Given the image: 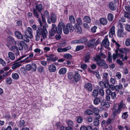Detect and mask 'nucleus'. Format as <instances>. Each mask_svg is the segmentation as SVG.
I'll use <instances>...</instances> for the list:
<instances>
[{
    "label": "nucleus",
    "mask_w": 130,
    "mask_h": 130,
    "mask_svg": "<svg viewBox=\"0 0 130 130\" xmlns=\"http://www.w3.org/2000/svg\"><path fill=\"white\" fill-rule=\"evenodd\" d=\"M95 61L97 62L98 66L104 67V69H107L108 66L104 60L101 59V57H96L94 59Z\"/></svg>",
    "instance_id": "4"
},
{
    "label": "nucleus",
    "mask_w": 130,
    "mask_h": 130,
    "mask_svg": "<svg viewBox=\"0 0 130 130\" xmlns=\"http://www.w3.org/2000/svg\"><path fill=\"white\" fill-rule=\"evenodd\" d=\"M123 86L121 84H119L118 85H116L115 86V90L117 91H119L120 90L123 88Z\"/></svg>",
    "instance_id": "29"
},
{
    "label": "nucleus",
    "mask_w": 130,
    "mask_h": 130,
    "mask_svg": "<svg viewBox=\"0 0 130 130\" xmlns=\"http://www.w3.org/2000/svg\"><path fill=\"white\" fill-rule=\"evenodd\" d=\"M124 17L125 18H127L130 19V14L128 12H125L124 13Z\"/></svg>",
    "instance_id": "53"
},
{
    "label": "nucleus",
    "mask_w": 130,
    "mask_h": 130,
    "mask_svg": "<svg viewBox=\"0 0 130 130\" xmlns=\"http://www.w3.org/2000/svg\"><path fill=\"white\" fill-rule=\"evenodd\" d=\"M73 76V74L72 72H69L68 73V77L69 79H71Z\"/></svg>",
    "instance_id": "52"
},
{
    "label": "nucleus",
    "mask_w": 130,
    "mask_h": 130,
    "mask_svg": "<svg viewBox=\"0 0 130 130\" xmlns=\"http://www.w3.org/2000/svg\"><path fill=\"white\" fill-rule=\"evenodd\" d=\"M117 35L118 36L119 38L123 37L125 35L124 32V30L118 29Z\"/></svg>",
    "instance_id": "18"
},
{
    "label": "nucleus",
    "mask_w": 130,
    "mask_h": 130,
    "mask_svg": "<svg viewBox=\"0 0 130 130\" xmlns=\"http://www.w3.org/2000/svg\"><path fill=\"white\" fill-rule=\"evenodd\" d=\"M108 8L112 11H114L116 9V5L114 2H110L108 4Z\"/></svg>",
    "instance_id": "10"
},
{
    "label": "nucleus",
    "mask_w": 130,
    "mask_h": 130,
    "mask_svg": "<svg viewBox=\"0 0 130 130\" xmlns=\"http://www.w3.org/2000/svg\"><path fill=\"white\" fill-rule=\"evenodd\" d=\"M87 39L86 38H83L78 40L79 43H84L87 42Z\"/></svg>",
    "instance_id": "39"
},
{
    "label": "nucleus",
    "mask_w": 130,
    "mask_h": 130,
    "mask_svg": "<svg viewBox=\"0 0 130 130\" xmlns=\"http://www.w3.org/2000/svg\"><path fill=\"white\" fill-rule=\"evenodd\" d=\"M107 37V36H106L102 42V44L106 48H108L109 45V43Z\"/></svg>",
    "instance_id": "8"
},
{
    "label": "nucleus",
    "mask_w": 130,
    "mask_h": 130,
    "mask_svg": "<svg viewBox=\"0 0 130 130\" xmlns=\"http://www.w3.org/2000/svg\"><path fill=\"white\" fill-rule=\"evenodd\" d=\"M8 40L10 41V43L15 44L17 43V42L15 41L14 39L11 36H9L8 37Z\"/></svg>",
    "instance_id": "32"
},
{
    "label": "nucleus",
    "mask_w": 130,
    "mask_h": 130,
    "mask_svg": "<svg viewBox=\"0 0 130 130\" xmlns=\"http://www.w3.org/2000/svg\"><path fill=\"white\" fill-rule=\"evenodd\" d=\"M126 48H123L119 50L120 53L119 52L118 50H116L115 51V53L113 54L112 57H126L125 54L126 53Z\"/></svg>",
    "instance_id": "3"
},
{
    "label": "nucleus",
    "mask_w": 130,
    "mask_h": 130,
    "mask_svg": "<svg viewBox=\"0 0 130 130\" xmlns=\"http://www.w3.org/2000/svg\"><path fill=\"white\" fill-rule=\"evenodd\" d=\"M74 28L76 32L79 34L81 33L82 32V29L80 26L74 24Z\"/></svg>",
    "instance_id": "13"
},
{
    "label": "nucleus",
    "mask_w": 130,
    "mask_h": 130,
    "mask_svg": "<svg viewBox=\"0 0 130 130\" xmlns=\"http://www.w3.org/2000/svg\"><path fill=\"white\" fill-rule=\"evenodd\" d=\"M68 125L69 126L72 127L73 125V123L71 120H69L67 122Z\"/></svg>",
    "instance_id": "60"
},
{
    "label": "nucleus",
    "mask_w": 130,
    "mask_h": 130,
    "mask_svg": "<svg viewBox=\"0 0 130 130\" xmlns=\"http://www.w3.org/2000/svg\"><path fill=\"white\" fill-rule=\"evenodd\" d=\"M27 32L28 34V35L29 36V38H32V30L31 28L30 27H28L27 28Z\"/></svg>",
    "instance_id": "22"
},
{
    "label": "nucleus",
    "mask_w": 130,
    "mask_h": 130,
    "mask_svg": "<svg viewBox=\"0 0 130 130\" xmlns=\"http://www.w3.org/2000/svg\"><path fill=\"white\" fill-rule=\"evenodd\" d=\"M111 95V98L114 100L116 97V95L115 92H112L110 95Z\"/></svg>",
    "instance_id": "56"
},
{
    "label": "nucleus",
    "mask_w": 130,
    "mask_h": 130,
    "mask_svg": "<svg viewBox=\"0 0 130 130\" xmlns=\"http://www.w3.org/2000/svg\"><path fill=\"white\" fill-rule=\"evenodd\" d=\"M66 27L71 32H73L74 30V26L70 23H67L66 25Z\"/></svg>",
    "instance_id": "16"
},
{
    "label": "nucleus",
    "mask_w": 130,
    "mask_h": 130,
    "mask_svg": "<svg viewBox=\"0 0 130 130\" xmlns=\"http://www.w3.org/2000/svg\"><path fill=\"white\" fill-rule=\"evenodd\" d=\"M84 47V46L83 45H77L76 48V51H79L83 48Z\"/></svg>",
    "instance_id": "46"
},
{
    "label": "nucleus",
    "mask_w": 130,
    "mask_h": 130,
    "mask_svg": "<svg viewBox=\"0 0 130 130\" xmlns=\"http://www.w3.org/2000/svg\"><path fill=\"white\" fill-rule=\"evenodd\" d=\"M48 69L50 72H54L56 70V68L54 65L51 64L49 66Z\"/></svg>",
    "instance_id": "19"
},
{
    "label": "nucleus",
    "mask_w": 130,
    "mask_h": 130,
    "mask_svg": "<svg viewBox=\"0 0 130 130\" xmlns=\"http://www.w3.org/2000/svg\"><path fill=\"white\" fill-rule=\"evenodd\" d=\"M33 10L35 14V16L37 18H38L39 16V13L37 11L36 9H34Z\"/></svg>",
    "instance_id": "61"
},
{
    "label": "nucleus",
    "mask_w": 130,
    "mask_h": 130,
    "mask_svg": "<svg viewBox=\"0 0 130 130\" xmlns=\"http://www.w3.org/2000/svg\"><path fill=\"white\" fill-rule=\"evenodd\" d=\"M48 32L45 26H44L42 28L38 27L37 31V35L36 36V40L38 41L40 39V37H42L43 38H46V35Z\"/></svg>",
    "instance_id": "1"
},
{
    "label": "nucleus",
    "mask_w": 130,
    "mask_h": 130,
    "mask_svg": "<svg viewBox=\"0 0 130 130\" xmlns=\"http://www.w3.org/2000/svg\"><path fill=\"white\" fill-rule=\"evenodd\" d=\"M66 45V43L63 42L58 43L57 46L59 47H62L65 46Z\"/></svg>",
    "instance_id": "54"
},
{
    "label": "nucleus",
    "mask_w": 130,
    "mask_h": 130,
    "mask_svg": "<svg viewBox=\"0 0 130 130\" xmlns=\"http://www.w3.org/2000/svg\"><path fill=\"white\" fill-rule=\"evenodd\" d=\"M98 95V91L97 89L94 90L92 92V95L94 97H96Z\"/></svg>",
    "instance_id": "40"
},
{
    "label": "nucleus",
    "mask_w": 130,
    "mask_h": 130,
    "mask_svg": "<svg viewBox=\"0 0 130 130\" xmlns=\"http://www.w3.org/2000/svg\"><path fill=\"white\" fill-rule=\"evenodd\" d=\"M85 115H91L93 114L92 111L90 110L87 109L84 112Z\"/></svg>",
    "instance_id": "37"
},
{
    "label": "nucleus",
    "mask_w": 130,
    "mask_h": 130,
    "mask_svg": "<svg viewBox=\"0 0 130 130\" xmlns=\"http://www.w3.org/2000/svg\"><path fill=\"white\" fill-rule=\"evenodd\" d=\"M52 28L51 31L50 32V34L51 36L54 35L56 33L57 28L55 24H52Z\"/></svg>",
    "instance_id": "11"
},
{
    "label": "nucleus",
    "mask_w": 130,
    "mask_h": 130,
    "mask_svg": "<svg viewBox=\"0 0 130 130\" xmlns=\"http://www.w3.org/2000/svg\"><path fill=\"white\" fill-rule=\"evenodd\" d=\"M118 23V29L120 30H124V27L123 25L120 23Z\"/></svg>",
    "instance_id": "57"
},
{
    "label": "nucleus",
    "mask_w": 130,
    "mask_h": 130,
    "mask_svg": "<svg viewBox=\"0 0 130 130\" xmlns=\"http://www.w3.org/2000/svg\"><path fill=\"white\" fill-rule=\"evenodd\" d=\"M125 21V18L124 16L122 17L119 20L118 23H121V22H124Z\"/></svg>",
    "instance_id": "51"
},
{
    "label": "nucleus",
    "mask_w": 130,
    "mask_h": 130,
    "mask_svg": "<svg viewBox=\"0 0 130 130\" xmlns=\"http://www.w3.org/2000/svg\"><path fill=\"white\" fill-rule=\"evenodd\" d=\"M83 20L84 22L87 23H90L91 21L90 18L87 16L84 17L83 18Z\"/></svg>",
    "instance_id": "33"
},
{
    "label": "nucleus",
    "mask_w": 130,
    "mask_h": 130,
    "mask_svg": "<svg viewBox=\"0 0 130 130\" xmlns=\"http://www.w3.org/2000/svg\"><path fill=\"white\" fill-rule=\"evenodd\" d=\"M118 104V107L120 108L121 109H122V108H125V105L123 101H121L120 102L119 104Z\"/></svg>",
    "instance_id": "31"
},
{
    "label": "nucleus",
    "mask_w": 130,
    "mask_h": 130,
    "mask_svg": "<svg viewBox=\"0 0 130 130\" xmlns=\"http://www.w3.org/2000/svg\"><path fill=\"white\" fill-rule=\"evenodd\" d=\"M29 36H27V35H25L23 36V38L22 39L24 41L27 42H28L29 41Z\"/></svg>",
    "instance_id": "35"
},
{
    "label": "nucleus",
    "mask_w": 130,
    "mask_h": 130,
    "mask_svg": "<svg viewBox=\"0 0 130 130\" xmlns=\"http://www.w3.org/2000/svg\"><path fill=\"white\" fill-rule=\"evenodd\" d=\"M118 104L114 105V108L112 110L114 116H116L121 112V109L118 107Z\"/></svg>",
    "instance_id": "5"
},
{
    "label": "nucleus",
    "mask_w": 130,
    "mask_h": 130,
    "mask_svg": "<svg viewBox=\"0 0 130 130\" xmlns=\"http://www.w3.org/2000/svg\"><path fill=\"white\" fill-rule=\"evenodd\" d=\"M86 120L88 122L90 123L92 121L93 119L91 117L88 116Z\"/></svg>",
    "instance_id": "58"
},
{
    "label": "nucleus",
    "mask_w": 130,
    "mask_h": 130,
    "mask_svg": "<svg viewBox=\"0 0 130 130\" xmlns=\"http://www.w3.org/2000/svg\"><path fill=\"white\" fill-rule=\"evenodd\" d=\"M99 124V120L98 119H95L94 120V125L96 126H98Z\"/></svg>",
    "instance_id": "50"
},
{
    "label": "nucleus",
    "mask_w": 130,
    "mask_h": 130,
    "mask_svg": "<svg viewBox=\"0 0 130 130\" xmlns=\"http://www.w3.org/2000/svg\"><path fill=\"white\" fill-rule=\"evenodd\" d=\"M14 33L17 38L20 39H22L23 36L20 32L16 31Z\"/></svg>",
    "instance_id": "24"
},
{
    "label": "nucleus",
    "mask_w": 130,
    "mask_h": 130,
    "mask_svg": "<svg viewBox=\"0 0 130 130\" xmlns=\"http://www.w3.org/2000/svg\"><path fill=\"white\" fill-rule=\"evenodd\" d=\"M69 20L71 24H75V20L74 16L73 15H71L69 17Z\"/></svg>",
    "instance_id": "30"
},
{
    "label": "nucleus",
    "mask_w": 130,
    "mask_h": 130,
    "mask_svg": "<svg viewBox=\"0 0 130 130\" xmlns=\"http://www.w3.org/2000/svg\"><path fill=\"white\" fill-rule=\"evenodd\" d=\"M92 73L94 74V75H95L98 78H100V76L98 71H97L93 72H92Z\"/></svg>",
    "instance_id": "49"
},
{
    "label": "nucleus",
    "mask_w": 130,
    "mask_h": 130,
    "mask_svg": "<svg viewBox=\"0 0 130 130\" xmlns=\"http://www.w3.org/2000/svg\"><path fill=\"white\" fill-rule=\"evenodd\" d=\"M100 23L103 25H105L107 23L108 21L107 19L104 18H102L100 20Z\"/></svg>",
    "instance_id": "23"
},
{
    "label": "nucleus",
    "mask_w": 130,
    "mask_h": 130,
    "mask_svg": "<svg viewBox=\"0 0 130 130\" xmlns=\"http://www.w3.org/2000/svg\"><path fill=\"white\" fill-rule=\"evenodd\" d=\"M84 87L85 89L89 92H91L93 89L92 85L90 83H88L85 84L84 86Z\"/></svg>",
    "instance_id": "7"
},
{
    "label": "nucleus",
    "mask_w": 130,
    "mask_h": 130,
    "mask_svg": "<svg viewBox=\"0 0 130 130\" xmlns=\"http://www.w3.org/2000/svg\"><path fill=\"white\" fill-rule=\"evenodd\" d=\"M102 99V98L100 97L95 98L93 100L94 104L95 105H98L101 102Z\"/></svg>",
    "instance_id": "20"
},
{
    "label": "nucleus",
    "mask_w": 130,
    "mask_h": 130,
    "mask_svg": "<svg viewBox=\"0 0 130 130\" xmlns=\"http://www.w3.org/2000/svg\"><path fill=\"white\" fill-rule=\"evenodd\" d=\"M128 115L127 112H125L123 113L122 117L123 119H126L127 118Z\"/></svg>",
    "instance_id": "62"
},
{
    "label": "nucleus",
    "mask_w": 130,
    "mask_h": 130,
    "mask_svg": "<svg viewBox=\"0 0 130 130\" xmlns=\"http://www.w3.org/2000/svg\"><path fill=\"white\" fill-rule=\"evenodd\" d=\"M36 9L38 10L39 12H40L42 9V5L41 4L36 5Z\"/></svg>",
    "instance_id": "42"
},
{
    "label": "nucleus",
    "mask_w": 130,
    "mask_h": 130,
    "mask_svg": "<svg viewBox=\"0 0 130 130\" xmlns=\"http://www.w3.org/2000/svg\"><path fill=\"white\" fill-rule=\"evenodd\" d=\"M31 70L34 71H35L37 69V66L35 63L31 64Z\"/></svg>",
    "instance_id": "43"
},
{
    "label": "nucleus",
    "mask_w": 130,
    "mask_h": 130,
    "mask_svg": "<svg viewBox=\"0 0 130 130\" xmlns=\"http://www.w3.org/2000/svg\"><path fill=\"white\" fill-rule=\"evenodd\" d=\"M104 83L103 82L100 81L99 82V84L101 86L102 88H104V87L106 88H108V86L109 85V83L108 82H105Z\"/></svg>",
    "instance_id": "12"
},
{
    "label": "nucleus",
    "mask_w": 130,
    "mask_h": 130,
    "mask_svg": "<svg viewBox=\"0 0 130 130\" xmlns=\"http://www.w3.org/2000/svg\"><path fill=\"white\" fill-rule=\"evenodd\" d=\"M63 28L64 33L66 34H68L69 33V31L66 27H66H65Z\"/></svg>",
    "instance_id": "59"
},
{
    "label": "nucleus",
    "mask_w": 130,
    "mask_h": 130,
    "mask_svg": "<svg viewBox=\"0 0 130 130\" xmlns=\"http://www.w3.org/2000/svg\"><path fill=\"white\" fill-rule=\"evenodd\" d=\"M103 78L105 79V82H108V79H107L108 74L107 73H104L103 74Z\"/></svg>",
    "instance_id": "41"
},
{
    "label": "nucleus",
    "mask_w": 130,
    "mask_h": 130,
    "mask_svg": "<svg viewBox=\"0 0 130 130\" xmlns=\"http://www.w3.org/2000/svg\"><path fill=\"white\" fill-rule=\"evenodd\" d=\"M17 44L10 43L7 45V46L10 50L14 51H16L17 49H18V48L16 47Z\"/></svg>",
    "instance_id": "9"
},
{
    "label": "nucleus",
    "mask_w": 130,
    "mask_h": 130,
    "mask_svg": "<svg viewBox=\"0 0 130 130\" xmlns=\"http://www.w3.org/2000/svg\"><path fill=\"white\" fill-rule=\"evenodd\" d=\"M12 80L10 77L7 78L6 79V83L7 84L10 85L12 82Z\"/></svg>",
    "instance_id": "38"
},
{
    "label": "nucleus",
    "mask_w": 130,
    "mask_h": 130,
    "mask_svg": "<svg viewBox=\"0 0 130 130\" xmlns=\"http://www.w3.org/2000/svg\"><path fill=\"white\" fill-rule=\"evenodd\" d=\"M76 23H75V25L80 26L83 24L82 20L80 18H77L76 19Z\"/></svg>",
    "instance_id": "27"
},
{
    "label": "nucleus",
    "mask_w": 130,
    "mask_h": 130,
    "mask_svg": "<svg viewBox=\"0 0 130 130\" xmlns=\"http://www.w3.org/2000/svg\"><path fill=\"white\" fill-rule=\"evenodd\" d=\"M77 121L78 123H80L83 121V119L82 117L78 116L77 118Z\"/></svg>",
    "instance_id": "44"
},
{
    "label": "nucleus",
    "mask_w": 130,
    "mask_h": 130,
    "mask_svg": "<svg viewBox=\"0 0 130 130\" xmlns=\"http://www.w3.org/2000/svg\"><path fill=\"white\" fill-rule=\"evenodd\" d=\"M26 45V43L24 42L23 41H21L19 44H18V49L20 51L22 50L23 49V47Z\"/></svg>",
    "instance_id": "14"
},
{
    "label": "nucleus",
    "mask_w": 130,
    "mask_h": 130,
    "mask_svg": "<svg viewBox=\"0 0 130 130\" xmlns=\"http://www.w3.org/2000/svg\"><path fill=\"white\" fill-rule=\"evenodd\" d=\"M99 93L101 96H103L104 95V92L102 88L100 89L99 90Z\"/></svg>",
    "instance_id": "63"
},
{
    "label": "nucleus",
    "mask_w": 130,
    "mask_h": 130,
    "mask_svg": "<svg viewBox=\"0 0 130 130\" xmlns=\"http://www.w3.org/2000/svg\"><path fill=\"white\" fill-rule=\"evenodd\" d=\"M73 77L75 81L76 82L79 81L80 79V75L76 72H75Z\"/></svg>",
    "instance_id": "21"
},
{
    "label": "nucleus",
    "mask_w": 130,
    "mask_h": 130,
    "mask_svg": "<svg viewBox=\"0 0 130 130\" xmlns=\"http://www.w3.org/2000/svg\"><path fill=\"white\" fill-rule=\"evenodd\" d=\"M58 27H60L61 28H64L65 27V25L63 23L61 22H59L58 24Z\"/></svg>",
    "instance_id": "55"
},
{
    "label": "nucleus",
    "mask_w": 130,
    "mask_h": 130,
    "mask_svg": "<svg viewBox=\"0 0 130 130\" xmlns=\"http://www.w3.org/2000/svg\"><path fill=\"white\" fill-rule=\"evenodd\" d=\"M58 59L57 57H50L47 59V61L49 62H54Z\"/></svg>",
    "instance_id": "36"
},
{
    "label": "nucleus",
    "mask_w": 130,
    "mask_h": 130,
    "mask_svg": "<svg viewBox=\"0 0 130 130\" xmlns=\"http://www.w3.org/2000/svg\"><path fill=\"white\" fill-rule=\"evenodd\" d=\"M114 19V16L113 14L111 13H109L107 15V19L110 22L113 21Z\"/></svg>",
    "instance_id": "25"
},
{
    "label": "nucleus",
    "mask_w": 130,
    "mask_h": 130,
    "mask_svg": "<svg viewBox=\"0 0 130 130\" xmlns=\"http://www.w3.org/2000/svg\"><path fill=\"white\" fill-rule=\"evenodd\" d=\"M23 57H20L17 59V61L18 62L17 63H16L13 65L12 67V68L13 69H14L18 67L21 65V64L20 63H22L24 62H25L26 63H28L30 62L31 60L29 58V57H27L24 59L23 60H21V59Z\"/></svg>",
    "instance_id": "2"
},
{
    "label": "nucleus",
    "mask_w": 130,
    "mask_h": 130,
    "mask_svg": "<svg viewBox=\"0 0 130 130\" xmlns=\"http://www.w3.org/2000/svg\"><path fill=\"white\" fill-rule=\"evenodd\" d=\"M95 41V39H93L90 40L87 43V44L88 46L91 47L94 46V43Z\"/></svg>",
    "instance_id": "15"
},
{
    "label": "nucleus",
    "mask_w": 130,
    "mask_h": 130,
    "mask_svg": "<svg viewBox=\"0 0 130 130\" xmlns=\"http://www.w3.org/2000/svg\"><path fill=\"white\" fill-rule=\"evenodd\" d=\"M125 45L127 46H130V39L128 38L125 41Z\"/></svg>",
    "instance_id": "47"
},
{
    "label": "nucleus",
    "mask_w": 130,
    "mask_h": 130,
    "mask_svg": "<svg viewBox=\"0 0 130 130\" xmlns=\"http://www.w3.org/2000/svg\"><path fill=\"white\" fill-rule=\"evenodd\" d=\"M102 50L101 49L100 53L96 55V57H105V55L102 52Z\"/></svg>",
    "instance_id": "45"
},
{
    "label": "nucleus",
    "mask_w": 130,
    "mask_h": 130,
    "mask_svg": "<svg viewBox=\"0 0 130 130\" xmlns=\"http://www.w3.org/2000/svg\"><path fill=\"white\" fill-rule=\"evenodd\" d=\"M19 77L18 74L17 73H12V77L14 79H18Z\"/></svg>",
    "instance_id": "34"
},
{
    "label": "nucleus",
    "mask_w": 130,
    "mask_h": 130,
    "mask_svg": "<svg viewBox=\"0 0 130 130\" xmlns=\"http://www.w3.org/2000/svg\"><path fill=\"white\" fill-rule=\"evenodd\" d=\"M67 71V69L64 68H61L59 71V73L60 75L65 74Z\"/></svg>",
    "instance_id": "28"
},
{
    "label": "nucleus",
    "mask_w": 130,
    "mask_h": 130,
    "mask_svg": "<svg viewBox=\"0 0 130 130\" xmlns=\"http://www.w3.org/2000/svg\"><path fill=\"white\" fill-rule=\"evenodd\" d=\"M116 82V79L114 78H111L110 80V82L113 84H115Z\"/></svg>",
    "instance_id": "64"
},
{
    "label": "nucleus",
    "mask_w": 130,
    "mask_h": 130,
    "mask_svg": "<svg viewBox=\"0 0 130 130\" xmlns=\"http://www.w3.org/2000/svg\"><path fill=\"white\" fill-rule=\"evenodd\" d=\"M115 27L113 26L110 29L109 32V36L110 37H112L115 34Z\"/></svg>",
    "instance_id": "17"
},
{
    "label": "nucleus",
    "mask_w": 130,
    "mask_h": 130,
    "mask_svg": "<svg viewBox=\"0 0 130 130\" xmlns=\"http://www.w3.org/2000/svg\"><path fill=\"white\" fill-rule=\"evenodd\" d=\"M62 29L60 27H58L57 28V32L59 35H60L62 33Z\"/></svg>",
    "instance_id": "48"
},
{
    "label": "nucleus",
    "mask_w": 130,
    "mask_h": 130,
    "mask_svg": "<svg viewBox=\"0 0 130 130\" xmlns=\"http://www.w3.org/2000/svg\"><path fill=\"white\" fill-rule=\"evenodd\" d=\"M56 21V17L55 14H52L51 15V18L49 17H47V22L49 24H51L52 22L55 23Z\"/></svg>",
    "instance_id": "6"
},
{
    "label": "nucleus",
    "mask_w": 130,
    "mask_h": 130,
    "mask_svg": "<svg viewBox=\"0 0 130 130\" xmlns=\"http://www.w3.org/2000/svg\"><path fill=\"white\" fill-rule=\"evenodd\" d=\"M101 105L102 106H105L107 108L109 107L110 106L108 102H104L103 101L101 102Z\"/></svg>",
    "instance_id": "26"
}]
</instances>
